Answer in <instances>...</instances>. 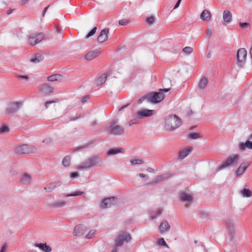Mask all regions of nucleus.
Wrapping results in <instances>:
<instances>
[{"instance_id": "obj_61", "label": "nucleus", "mask_w": 252, "mask_h": 252, "mask_svg": "<svg viewBox=\"0 0 252 252\" xmlns=\"http://www.w3.org/2000/svg\"><path fill=\"white\" fill-rule=\"evenodd\" d=\"M211 33H212L211 31L210 30L208 29L206 32L207 36L209 37H210L211 35Z\"/></svg>"}, {"instance_id": "obj_20", "label": "nucleus", "mask_w": 252, "mask_h": 252, "mask_svg": "<svg viewBox=\"0 0 252 252\" xmlns=\"http://www.w3.org/2000/svg\"><path fill=\"white\" fill-rule=\"evenodd\" d=\"M170 226L166 220H163L159 226V232L163 233L169 230Z\"/></svg>"}, {"instance_id": "obj_18", "label": "nucleus", "mask_w": 252, "mask_h": 252, "mask_svg": "<svg viewBox=\"0 0 252 252\" xmlns=\"http://www.w3.org/2000/svg\"><path fill=\"white\" fill-rule=\"evenodd\" d=\"M168 177V175L166 174L157 176L154 181H152L151 182L148 183L147 185L149 186H155L157 184L162 182L165 179H167Z\"/></svg>"}, {"instance_id": "obj_48", "label": "nucleus", "mask_w": 252, "mask_h": 252, "mask_svg": "<svg viewBox=\"0 0 252 252\" xmlns=\"http://www.w3.org/2000/svg\"><path fill=\"white\" fill-rule=\"evenodd\" d=\"M95 232V230H91L89 233L86 235V238L88 239H91L92 238V236L94 234Z\"/></svg>"}, {"instance_id": "obj_9", "label": "nucleus", "mask_w": 252, "mask_h": 252, "mask_svg": "<svg viewBox=\"0 0 252 252\" xmlns=\"http://www.w3.org/2000/svg\"><path fill=\"white\" fill-rule=\"evenodd\" d=\"M148 94V97L149 99V102L154 103H158L161 102L164 98V94L162 92H152L149 93Z\"/></svg>"}, {"instance_id": "obj_22", "label": "nucleus", "mask_w": 252, "mask_h": 252, "mask_svg": "<svg viewBox=\"0 0 252 252\" xmlns=\"http://www.w3.org/2000/svg\"><path fill=\"white\" fill-rule=\"evenodd\" d=\"M238 147L242 151H245L246 149L252 150V141L247 140L245 143L240 142Z\"/></svg>"}, {"instance_id": "obj_42", "label": "nucleus", "mask_w": 252, "mask_h": 252, "mask_svg": "<svg viewBox=\"0 0 252 252\" xmlns=\"http://www.w3.org/2000/svg\"><path fill=\"white\" fill-rule=\"evenodd\" d=\"M155 20V17L151 16L146 19V22L149 25H152L154 23Z\"/></svg>"}, {"instance_id": "obj_37", "label": "nucleus", "mask_w": 252, "mask_h": 252, "mask_svg": "<svg viewBox=\"0 0 252 252\" xmlns=\"http://www.w3.org/2000/svg\"><path fill=\"white\" fill-rule=\"evenodd\" d=\"M130 162L132 165L142 164L144 163V161L141 159L132 158Z\"/></svg>"}, {"instance_id": "obj_55", "label": "nucleus", "mask_w": 252, "mask_h": 252, "mask_svg": "<svg viewBox=\"0 0 252 252\" xmlns=\"http://www.w3.org/2000/svg\"><path fill=\"white\" fill-rule=\"evenodd\" d=\"M89 97L88 95H86V96H83L81 98V102L82 103L86 102L89 99Z\"/></svg>"}, {"instance_id": "obj_57", "label": "nucleus", "mask_w": 252, "mask_h": 252, "mask_svg": "<svg viewBox=\"0 0 252 252\" xmlns=\"http://www.w3.org/2000/svg\"><path fill=\"white\" fill-rule=\"evenodd\" d=\"M50 6V5H48L47 7H46L45 8H44V9H43V11H42V16H44L45 13L46 12L47 9H48L49 7Z\"/></svg>"}, {"instance_id": "obj_29", "label": "nucleus", "mask_w": 252, "mask_h": 252, "mask_svg": "<svg viewBox=\"0 0 252 252\" xmlns=\"http://www.w3.org/2000/svg\"><path fill=\"white\" fill-rule=\"evenodd\" d=\"M61 183H56L53 182L49 184L48 186L44 188V189L47 192H51L53 189H54L56 188L59 187L61 185Z\"/></svg>"}, {"instance_id": "obj_64", "label": "nucleus", "mask_w": 252, "mask_h": 252, "mask_svg": "<svg viewBox=\"0 0 252 252\" xmlns=\"http://www.w3.org/2000/svg\"><path fill=\"white\" fill-rule=\"evenodd\" d=\"M12 11H13V9H9V10H8L7 11L6 13H7V14L9 15V14H10L12 12Z\"/></svg>"}, {"instance_id": "obj_14", "label": "nucleus", "mask_w": 252, "mask_h": 252, "mask_svg": "<svg viewBox=\"0 0 252 252\" xmlns=\"http://www.w3.org/2000/svg\"><path fill=\"white\" fill-rule=\"evenodd\" d=\"M250 165V162L248 161L242 162L238 169L235 172L236 176L239 177L243 175Z\"/></svg>"}, {"instance_id": "obj_10", "label": "nucleus", "mask_w": 252, "mask_h": 252, "mask_svg": "<svg viewBox=\"0 0 252 252\" xmlns=\"http://www.w3.org/2000/svg\"><path fill=\"white\" fill-rule=\"evenodd\" d=\"M247 55V50L245 48H240L237 51V60L239 65L241 67H243Z\"/></svg>"}, {"instance_id": "obj_40", "label": "nucleus", "mask_w": 252, "mask_h": 252, "mask_svg": "<svg viewBox=\"0 0 252 252\" xmlns=\"http://www.w3.org/2000/svg\"><path fill=\"white\" fill-rule=\"evenodd\" d=\"M83 193H84V192L83 191H76L74 193H67V194H65V196L66 197H71V196H78V195H81Z\"/></svg>"}, {"instance_id": "obj_16", "label": "nucleus", "mask_w": 252, "mask_h": 252, "mask_svg": "<svg viewBox=\"0 0 252 252\" xmlns=\"http://www.w3.org/2000/svg\"><path fill=\"white\" fill-rule=\"evenodd\" d=\"M66 201L64 199H59L57 201L48 204L49 208H61L64 207L66 205Z\"/></svg>"}, {"instance_id": "obj_50", "label": "nucleus", "mask_w": 252, "mask_h": 252, "mask_svg": "<svg viewBox=\"0 0 252 252\" xmlns=\"http://www.w3.org/2000/svg\"><path fill=\"white\" fill-rule=\"evenodd\" d=\"M239 25L242 28H247L249 27V23H247V22H245V23H242V22H240L239 23Z\"/></svg>"}, {"instance_id": "obj_58", "label": "nucleus", "mask_w": 252, "mask_h": 252, "mask_svg": "<svg viewBox=\"0 0 252 252\" xmlns=\"http://www.w3.org/2000/svg\"><path fill=\"white\" fill-rule=\"evenodd\" d=\"M6 245L5 244L3 245L1 248L0 252H4L6 250Z\"/></svg>"}, {"instance_id": "obj_17", "label": "nucleus", "mask_w": 252, "mask_h": 252, "mask_svg": "<svg viewBox=\"0 0 252 252\" xmlns=\"http://www.w3.org/2000/svg\"><path fill=\"white\" fill-rule=\"evenodd\" d=\"M109 33V29L107 28L104 29L100 32V34L97 37V41L99 43H102L108 38V34Z\"/></svg>"}, {"instance_id": "obj_24", "label": "nucleus", "mask_w": 252, "mask_h": 252, "mask_svg": "<svg viewBox=\"0 0 252 252\" xmlns=\"http://www.w3.org/2000/svg\"><path fill=\"white\" fill-rule=\"evenodd\" d=\"M192 150V148L191 147H189L188 148L182 150L179 152L178 156L179 158L182 159L185 158L186 157H187L190 154Z\"/></svg>"}, {"instance_id": "obj_31", "label": "nucleus", "mask_w": 252, "mask_h": 252, "mask_svg": "<svg viewBox=\"0 0 252 252\" xmlns=\"http://www.w3.org/2000/svg\"><path fill=\"white\" fill-rule=\"evenodd\" d=\"M31 180V176L27 173H25L21 177V182L23 184L28 185L30 183Z\"/></svg>"}, {"instance_id": "obj_49", "label": "nucleus", "mask_w": 252, "mask_h": 252, "mask_svg": "<svg viewBox=\"0 0 252 252\" xmlns=\"http://www.w3.org/2000/svg\"><path fill=\"white\" fill-rule=\"evenodd\" d=\"M16 77L18 78H20L21 79H24L26 80H28L29 78V77L28 75H17Z\"/></svg>"}, {"instance_id": "obj_7", "label": "nucleus", "mask_w": 252, "mask_h": 252, "mask_svg": "<svg viewBox=\"0 0 252 252\" xmlns=\"http://www.w3.org/2000/svg\"><path fill=\"white\" fill-rule=\"evenodd\" d=\"M44 38V34L42 33H33L30 34L28 38V43L34 46L41 42Z\"/></svg>"}, {"instance_id": "obj_13", "label": "nucleus", "mask_w": 252, "mask_h": 252, "mask_svg": "<svg viewBox=\"0 0 252 252\" xmlns=\"http://www.w3.org/2000/svg\"><path fill=\"white\" fill-rule=\"evenodd\" d=\"M154 110L142 109L137 112L136 117L138 119H142L145 117H149L154 114Z\"/></svg>"}, {"instance_id": "obj_59", "label": "nucleus", "mask_w": 252, "mask_h": 252, "mask_svg": "<svg viewBox=\"0 0 252 252\" xmlns=\"http://www.w3.org/2000/svg\"><path fill=\"white\" fill-rule=\"evenodd\" d=\"M170 90V88H165V89H160L159 90V91H160V92H168Z\"/></svg>"}, {"instance_id": "obj_15", "label": "nucleus", "mask_w": 252, "mask_h": 252, "mask_svg": "<svg viewBox=\"0 0 252 252\" xmlns=\"http://www.w3.org/2000/svg\"><path fill=\"white\" fill-rule=\"evenodd\" d=\"M116 200L117 198L115 197L106 198L103 200L101 206L104 208L111 207L115 204Z\"/></svg>"}, {"instance_id": "obj_62", "label": "nucleus", "mask_w": 252, "mask_h": 252, "mask_svg": "<svg viewBox=\"0 0 252 252\" xmlns=\"http://www.w3.org/2000/svg\"><path fill=\"white\" fill-rule=\"evenodd\" d=\"M147 170L149 172H154V169L152 168L151 167H149L147 169Z\"/></svg>"}, {"instance_id": "obj_27", "label": "nucleus", "mask_w": 252, "mask_h": 252, "mask_svg": "<svg viewBox=\"0 0 252 252\" xmlns=\"http://www.w3.org/2000/svg\"><path fill=\"white\" fill-rule=\"evenodd\" d=\"M180 200L183 202H191L192 196L185 192H182L180 195Z\"/></svg>"}, {"instance_id": "obj_23", "label": "nucleus", "mask_w": 252, "mask_h": 252, "mask_svg": "<svg viewBox=\"0 0 252 252\" xmlns=\"http://www.w3.org/2000/svg\"><path fill=\"white\" fill-rule=\"evenodd\" d=\"M34 246L39 248L44 252H50L52 251L51 247L47 245L46 243H35Z\"/></svg>"}, {"instance_id": "obj_33", "label": "nucleus", "mask_w": 252, "mask_h": 252, "mask_svg": "<svg viewBox=\"0 0 252 252\" xmlns=\"http://www.w3.org/2000/svg\"><path fill=\"white\" fill-rule=\"evenodd\" d=\"M107 79V75L104 74L101 76H99L96 81V83L97 85H100L105 82Z\"/></svg>"}, {"instance_id": "obj_52", "label": "nucleus", "mask_w": 252, "mask_h": 252, "mask_svg": "<svg viewBox=\"0 0 252 252\" xmlns=\"http://www.w3.org/2000/svg\"><path fill=\"white\" fill-rule=\"evenodd\" d=\"M79 176V174L77 172H73L70 173V177L71 178H75Z\"/></svg>"}, {"instance_id": "obj_11", "label": "nucleus", "mask_w": 252, "mask_h": 252, "mask_svg": "<svg viewBox=\"0 0 252 252\" xmlns=\"http://www.w3.org/2000/svg\"><path fill=\"white\" fill-rule=\"evenodd\" d=\"M54 88L47 83H44L40 86L39 92L43 96L49 95L54 93Z\"/></svg>"}, {"instance_id": "obj_35", "label": "nucleus", "mask_w": 252, "mask_h": 252, "mask_svg": "<svg viewBox=\"0 0 252 252\" xmlns=\"http://www.w3.org/2000/svg\"><path fill=\"white\" fill-rule=\"evenodd\" d=\"M241 192L243 197H250L252 195V191L250 189L246 188L243 189Z\"/></svg>"}, {"instance_id": "obj_63", "label": "nucleus", "mask_w": 252, "mask_h": 252, "mask_svg": "<svg viewBox=\"0 0 252 252\" xmlns=\"http://www.w3.org/2000/svg\"><path fill=\"white\" fill-rule=\"evenodd\" d=\"M30 0H22V1H21L22 4H25L28 2H29Z\"/></svg>"}, {"instance_id": "obj_43", "label": "nucleus", "mask_w": 252, "mask_h": 252, "mask_svg": "<svg viewBox=\"0 0 252 252\" xmlns=\"http://www.w3.org/2000/svg\"><path fill=\"white\" fill-rule=\"evenodd\" d=\"M96 30L97 28L95 27L93 28V29L90 32H89L86 35L85 37L86 38H89V37L94 34L96 31Z\"/></svg>"}, {"instance_id": "obj_46", "label": "nucleus", "mask_w": 252, "mask_h": 252, "mask_svg": "<svg viewBox=\"0 0 252 252\" xmlns=\"http://www.w3.org/2000/svg\"><path fill=\"white\" fill-rule=\"evenodd\" d=\"M129 23V20L126 19H122L119 20V23L120 25L122 26H126Z\"/></svg>"}, {"instance_id": "obj_36", "label": "nucleus", "mask_w": 252, "mask_h": 252, "mask_svg": "<svg viewBox=\"0 0 252 252\" xmlns=\"http://www.w3.org/2000/svg\"><path fill=\"white\" fill-rule=\"evenodd\" d=\"M62 164L64 167L69 166L70 164V157L69 156H65L63 159Z\"/></svg>"}, {"instance_id": "obj_60", "label": "nucleus", "mask_w": 252, "mask_h": 252, "mask_svg": "<svg viewBox=\"0 0 252 252\" xmlns=\"http://www.w3.org/2000/svg\"><path fill=\"white\" fill-rule=\"evenodd\" d=\"M130 104V103H128L126 105L121 107L120 108H119V111H122L124 109H125V108L127 107L128 106H129V105Z\"/></svg>"}, {"instance_id": "obj_21", "label": "nucleus", "mask_w": 252, "mask_h": 252, "mask_svg": "<svg viewBox=\"0 0 252 252\" xmlns=\"http://www.w3.org/2000/svg\"><path fill=\"white\" fill-rule=\"evenodd\" d=\"M100 52L101 51L99 49L91 51L86 55V59L88 61H91L97 57Z\"/></svg>"}, {"instance_id": "obj_26", "label": "nucleus", "mask_w": 252, "mask_h": 252, "mask_svg": "<svg viewBox=\"0 0 252 252\" xmlns=\"http://www.w3.org/2000/svg\"><path fill=\"white\" fill-rule=\"evenodd\" d=\"M124 149L121 147L115 148L110 149L107 153L108 156L113 155L119 153H124Z\"/></svg>"}, {"instance_id": "obj_39", "label": "nucleus", "mask_w": 252, "mask_h": 252, "mask_svg": "<svg viewBox=\"0 0 252 252\" xmlns=\"http://www.w3.org/2000/svg\"><path fill=\"white\" fill-rule=\"evenodd\" d=\"M157 245L158 246L168 247L167 244L163 238H159L157 240Z\"/></svg>"}, {"instance_id": "obj_28", "label": "nucleus", "mask_w": 252, "mask_h": 252, "mask_svg": "<svg viewBox=\"0 0 252 252\" xmlns=\"http://www.w3.org/2000/svg\"><path fill=\"white\" fill-rule=\"evenodd\" d=\"M211 18V13L207 10H204L200 14V18L203 21H209Z\"/></svg>"}, {"instance_id": "obj_45", "label": "nucleus", "mask_w": 252, "mask_h": 252, "mask_svg": "<svg viewBox=\"0 0 252 252\" xmlns=\"http://www.w3.org/2000/svg\"><path fill=\"white\" fill-rule=\"evenodd\" d=\"M145 100H147L148 101H149V99L148 97V94H147L146 95H143L142 97H141L138 100V103L141 104Z\"/></svg>"}, {"instance_id": "obj_53", "label": "nucleus", "mask_w": 252, "mask_h": 252, "mask_svg": "<svg viewBox=\"0 0 252 252\" xmlns=\"http://www.w3.org/2000/svg\"><path fill=\"white\" fill-rule=\"evenodd\" d=\"M95 143L94 141L93 140V141H89L88 143L85 144L83 146V148H87L90 145H92L93 144H94Z\"/></svg>"}, {"instance_id": "obj_12", "label": "nucleus", "mask_w": 252, "mask_h": 252, "mask_svg": "<svg viewBox=\"0 0 252 252\" xmlns=\"http://www.w3.org/2000/svg\"><path fill=\"white\" fill-rule=\"evenodd\" d=\"M225 224L227 228L229 237L231 240H232L235 236L234 223L231 220L229 219L226 220Z\"/></svg>"}, {"instance_id": "obj_38", "label": "nucleus", "mask_w": 252, "mask_h": 252, "mask_svg": "<svg viewBox=\"0 0 252 252\" xmlns=\"http://www.w3.org/2000/svg\"><path fill=\"white\" fill-rule=\"evenodd\" d=\"M10 129L8 126L5 125H3L1 127H0V134H4L7 133L9 131Z\"/></svg>"}, {"instance_id": "obj_54", "label": "nucleus", "mask_w": 252, "mask_h": 252, "mask_svg": "<svg viewBox=\"0 0 252 252\" xmlns=\"http://www.w3.org/2000/svg\"><path fill=\"white\" fill-rule=\"evenodd\" d=\"M56 101H54V100H52V101H47L45 103V108H47L48 107H49V104L52 103H54Z\"/></svg>"}, {"instance_id": "obj_56", "label": "nucleus", "mask_w": 252, "mask_h": 252, "mask_svg": "<svg viewBox=\"0 0 252 252\" xmlns=\"http://www.w3.org/2000/svg\"><path fill=\"white\" fill-rule=\"evenodd\" d=\"M181 1H182V0H178V1H177L176 3L175 4V5L174 6V7L173 8L174 9L177 8L179 6Z\"/></svg>"}, {"instance_id": "obj_4", "label": "nucleus", "mask_w": 252, "mask_h": 252, "mask_svg": "<svg viewBox=\"0 0 252 252\" xmlns=\"http://www.w3.org/2000/svg\"><path fill=\"white\" fill-rule=\"evenodd\" d=\"M37 151V148L31 145L23 144L18 146L15 149V152L18 155L22 154H32L35 153Z\"/></svg>"}, {"instance_id": "obj_30", "label": "nucleus", "mask_w": 252, "mask_h": 252, "mask_svg": "<svg viewBox=\"0 0 252 252\" xmlns=\"http://www.w3.org/2000/svg\"><path fill=\"white\" fill-rule=\"evenodd\" d=\"M223 19L224 21L226 23H229L231 21L232 15L229 10H226L223 11Z\"/></svg>"}, {"instance_id": "obj_8", "label": "nucleus", "mask_w": 252, "mask_h": 252, "mask_svg": "<svg viewBox=\"0 0 252 252\" xmlns=\"http://www.w3.org/2000/svg\"><path fill=\"white\" fill-rule=\"evenodd\" d=\"M239 156L238 154H234L229 156L226 160L220 165L218 167L219 171L233 164L238 159Z\"/></svg>"}, {"instance_id": "obj_1", "label": "nucleus", "mask_w": 252, "mask_h": 252, "mask_svg": "<svg viewBox=\"0 0 252 252\" xmlns=\"http://www.w3.org/2000/svg\"><path fill=\"white\" fill-rule=\"evenodd\" d=\"M101 159L98 155H94L89 157L86 160L81 162L77 168L79 169H83L89 168L95 166H100Z\"/></svg>"}, {"instance_id": "obj_25", "label": "nucleus", "mask_w": 252, "mask_h": 252, "mask_svg": "<svg viewBox=\"0 0 252 252\" xmlns=\"http://www.w3.org/2000/svg\"><path fill=\"white\" fill-rule=\"evenodd\" d=\"M63 79V76L60 74H53L47 77V80L51 82L62 81Z\"/></svg>"}, {"instance_id": "obj_51", "label": "nucleus", "mask_w": 252, "mask_h": 252, "mask_svg": "<svg viewBox=\"0 0 252 252\" xmlns=\"http://www.w3.org/2000/svg\"><path fill=\"white\" fill-rule=\"evenodd\" d=\"M137 122H138V120L137 119H134L131 120L129 122V126H131L134 124H136V123H137Z\"/></svg>"}, {"instance_id": "obj_19", "label": "nucleus", "mask_w": 252, "mask_h": 252, "mask_svg": "<svg viewBox=\"0 0 252 252\" xmlns=\"http://www.w3.org/2000/svg\"><path fill=\"white\" fill-rule=\"evenodd\" d=\"M86 232V227L83 224L76 225L74 229V235L75 236H81Z\"/></svg>"}, {"instance_id": "obj_47", "label": "nucleus", "mask_w": 252, "mask_h": 252, "mask_svg": "<svg viewBox=\"0 0 252 252\" xmlns=\"http://www.w3.org/2000/svg\"><path fill=\"white\" fill-rule=\"evenodd\" d=\"M162 209H158L156 212V214L152 215V218L153 219H154L155 218H157L158 216H159L162 214Z\"/></svg>"}, {"instance_id": "obj_5", "label": "nucleus", "mask_w": 252, "mask_h": 252, "mask_svg": "<svg viewBox=\"0 0 252 252\" xmlns=\"http://www.w3.org/2000/svg\"><path fill=\"white\" fill-rule=\"evenodd\" d=\"M130 240L131 237L127 232L125 231L120 232L115 241L116 248L122 246L124 242L128 243Z\"/></svg>"}, {"instance_id": "obj_3", "label": "nucleus", "mask_w": 252, "mask_h": 252, "mask_svg": "<svg viewBox=\"0 0 252 252\" xmlns=\"http://www.w3.org/2000/svg\"><path fill=\"white\" fill-rule=\"evenodd\" d=\"M116 121H112L109 125L107 129V132L113 135H122L124 133V128L123 126L117 125Z\"/></svg>"}, {"instance_id": "obj_34", "label": "nucleus", "mask_w": 252, "mask_h": 252, "mask_svg": "<svg viewBox=\"0 0 252 252\" xmlns=\"http://www.w3.org/2000/svg\"><path fill=\"white\" fill-rule=\"evenodd\" d=\"M44 57L40 54H36L31 59V62L33 63H38L43 60Z\"/></svg>"}, {"instance_id": "obj_2", "label": "nucleus", "mask_w": 252, "mask_h": 252, "mask_svg": "<svg viewBox=\"0 0 252 252\" xmlns=\"http://www.w3.org/2000/svg\"><path fill=\"white\" fill-rule=\"evenodd\" d=\"M181 125V119L175 115H169L165 119V127L169 131H172Z\"/></svg>"}, {"instance_id": "obj_32", "label": "nucleus", "mask_w": 252, "mask_h": 252, "mask_svg": "<svg viewBox=\"0 0 252 252\" xmlns=\"http://www.w3.org/2000/svg\"><path fill=\"white\" fill-rule=\"evenodd\" d=\"M207 83H208L207 79L206 77H203L200 80V81L198 83V87L199 89H201V90L205 88Z\"/></svg>"}, {"instance_id": "obj_44", "label": "nucleus", "mask_w": 252, "mask_h": 252, "mask_svg": "<svg viewBox=\"0 0 252 252\" xmlns=\"http://www.w3.org/2000/svg\"><path fill=\"white\" fill-rule=\"evenodd\" d=\"M193 51V49L191 47H186L183 48V52L187 54H189L191 53Z\"/></svg>"}, {"instance_id": "obj_6", "label": "nucleus", "mask_w": 252, "mask_h": 252, "mask_svg": "<svg viewBox=\"0 0 252 252\" xmlns=\"http://www.w3.org/2000/svg\"><path fill=\"white\" fill-rule=\"evenodd\" d=\"M22 105V103L21 102H11L5 110V113L9 115H14L18 112Z\"/></svg>"}, {"instance_id": "obj_41", "label": "nucleus", "mask_w": 252, "mask_h": 252, "mask_svg": "<svg viewBox=\"0 0 252 252\" xmlns=\"http://www.w3.org/2000/svg\"><path fill=\"white\" fill-rule=\"evenodd\" d=\"M188 137L191 139H196L201 137L200 135L198 133H191L188 135Z\"/></svg>"}]
</instances>
